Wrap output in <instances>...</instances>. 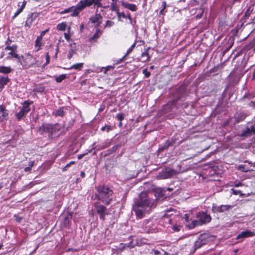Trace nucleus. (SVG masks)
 I'll return each mask as SVG.
<instances>
[{
	"label": "nucleus",
	"mask_w": 255,
	"mask_h": 255,
	"mask_svg": "<svg viewBox=\"0 0 255 255\" xmlns=\"http://www.w3.org/2000/svg\"><path fill=\"white\" fill-rule=\"evenodd\" d=\"M122 5L125 8L129 9L132 11H135L137 10L136 5L134 4L129 3L125 1H122Z\"/></svg>",
	"instance_id": "nucleus-18"
},
{
	"label": "nucleus",
	"mask_w": 255,
	"mask_h": 255,
	"mask_svg": "<svg viewBox=\"0 0 255 255\" xmlns=\"http://www.w3.org/2000/svg\"><path fill=\"white\" fill-rule=\"evenodd\" d=\"M103 19L102 15L100 13H98V9H97L95 14L91 16L89 18V20L91 23L94 24L96 28H97L102 23Z\"/></svg>",
	"instance_id": "nucleus-11"
},
{
	"label": "nucleus",
	"mask_w": 255,
	"mask_h": 255,
	"mask_svg": "<svg viewBox=\"0 0 255 255\" xmlns=\"http://www.w3.org/2000/svg\"><path fill=\"white\" fill-rule=\"evenodd\" d=\"M12 71V69L10 67H6L4 66H1L0 68V73H2L3 74H7L11 73Z\"/></svg>",
	"instance_id": "nucleus-23"
},
{
	"label": "nucleus",
	"mask_w": 255,
	"mask_h": 255,
	"mask_svg": "<svg viewBox=\"0 0 255 255\" xmlns=\"http://www.w3.org/2000/svg\"><path fill=\"white\" fill-rule=\"evenodd\" d=\"M86 154H87V153H84V154H82L79 155L78 157V158L79 159H81L84 156H85Z\"/></svg>",
	"instance_id": "nucleus-60"
},
{
	"label": "nucleus",
	"mask_w": 255,
	"mask_h": 255,
	"mask_svg": "<svg viewBox=\"0 0 255 255\" xmlns=\"http://www.w3.org/2000/svg\"><path fill=\"white\" fill-rule=\"evenodd\" d=\"M150 48H148L146 49L145 51L143 52L141 55V57L144 58L143 60V61H147L149 60L150 56L149 55V54L148 53V50Z\"/></svg>",
	"instance_id": "nucleus-31"
},
{
	"label": "nucleus",
	"mask_w": 255,
	"mask_h": 255,
	"mask_svg": "<svg viewBox=\"0 0 255 255\" xmlns=\"http://www.w3.org/2000/svg\"><path fill=\"white\" fill-rule=\"evenodd\" d=\"M115 68L114 66H107L106 67H102L101 69V71L103 72L105 74H107L108 71L112 70Z\"/></svg>",
	"instance_id": "nucleus-32"
},
{
	"label": "nucleus",
	"mask_w": 255,
	"mask_h": 255,
	"mask_svg": "<svg viewBox=\"0 0 255 255\" xmlns=\"http://www.w3.org/2000/svg\"><path fill=\"white\" fill-rule=\"evenodd\" d=\"M203 11H202L200 13H198L196 15V19H200L202 17V14H203Z\"/></svg>",
	"instance_id": "nucleus-54"
},
{
	"label": "nucleus",
	"mask_w": 255,
	"mask_h": 255,
	"mask_svg": "<svg viewBox=\"0 0 255 255\" xmlns=\"http://www.w3.org/2000/svg\"><path fill=\"white\" fill-rule=\"evenodd\" d=\"M6 44L7 45L5 47L6 50H9L11 51H15L16 50L17 46L16 45H12V46H10L8 45V41L6 42Z\"/></svg>",
	"instance_id": "nucleus-34"
},
{
	"label": "nucleus",
	"mask_w": 255,
	"mask_h": 255,
	"mask_svg": "<svg viewBox=\"0 0 255 255\" xmlns=\"http://www.w3.org/2000/svg\"><path fill=\"white\" fill-rule=\"evenodd\" d=\"M9 55H11L12 57H14V58H16L18 60H20V56H19L18 54L15 53V51H10L8 53Z\"/></svg>",
	"instance_id": "nucleus-41"
},
{
	"label": "nucleus",
	"mask_w": 255,
	"mask_h": 255,
	"mask_svg": "<svg viewBox=\"0 0 255 255\" xmlns=\"http://www.w3.org/2000/svg\"><path fill=\"white\" fill-rule=\"evenodd\" d=\"M196 220H193L187 226L189 228L194 229L197 226H202L211 222L212 218L206 212L201 211L196 214Z\"/></svg>",
	"instance_id": "nucleus-4"
},
{
	"label": "nucleus",
	"mask_w": 255,
	"mask_h": 255,
	"mask_svg": "<svg viewBox=\"0 0 255 255\" xmlns=\"http://www.w3.org/2000/svg\"><path fill=\"white\" fill-rule=\"evenodd\" d=\"M66 78V74H62L59 76L58 77H56L55 78V81L57 83H60L63 80H64Z\"/></svg>",
	"instance_id": "nucleus-37"
},
{
	"label": "nucleus",
	"mask_w": 255,
	"mask_h": 255,
	"mask_svg": "<svg viewBox=\"0 0 255 255\" xmlns=\"http://www.w3.org/2000/svg\"><path fill=\"white\" fill-rule=\"evenodd\" d=\"M246 117V116L244 113H240L235 116L236 120L237 123L243 121Z\"/></svg>",
	"instance_id": "nucleus-30"
},
{
	"label": "nucleus",
	"mask_w": 255,
	"mask_h": 255,
	"mask_svg": "<svg viewBox=\"0 0 255 255\" xmlns=\"http://www.w3.org/2000/svg\"><path fill=\"white\" fill-rule=\"evenodd\" d=\"M155 202V201L150 199L146 193L142 192L139 195V199L134 201L132 208L136 216L141 219L152 208L156 207Z\"/></svg>",
	"instance_id": "nucleus-1"
},
{
	"label": "nucleus",
	"mask_w": 255,
	"mask_h": 255,
	"mask_svg": "<svg viewBox=\"0 0 255 255\" xmlns=\"http://www.w3.org/2000/svg\"><path fill=\"white\" fill-rule=\"evenodd\" d=\"M127 246L130 248H133L134 246V245H133L131 242L128 244Z\"/></svg>",
	"instance_id": "nucleus-61"
},
{
	"label": "nucleus",
	"mask_w": 255,
	"mask_h": 255,
	"mask_svg": "<svg viewBox=\"0 0 255 255\" xmlns=\"http://www.w3.org/2000/svg\"><path fill=\"white\" fill-rule=\"evenodd\" d=\"M95 207L97 213L99 215L100 219L103 221L105 220V215L108 214L106 207L100 204L99 202L95 203Z\"/></svg>",
	"instance_id": "nucleus-9"
},
{
	"label": "nucleus",
	"mask_w": 255,
	"mask_h": 255,
	"mask_svg": "<svg viewBox=\"0 0 255 255\" xmlns=\"http://www.w3.org/2000/svg\"><path fill=\"white\" fill-rule=\"evenodd\" d=\"M113 129V127L109 125H105L101 128V130L103 131H106L108 132Z\"/></svg>",
	"instance_id": "nucleus-36"
},
{
	"label": "nucleus",
	"mask_w": 255,
	"mask_h": 255,
	"mask_svg": "<svg viewBox=\"0 0 255 255\" xmlns=\"http://www.w3.org/2000/svg\"><path fill=\"white\" fill-rule=\"evenodd\" d=\"M64 37L67 40H69L70 38V36L69 35V34L68 33H64Z\"/></svg>",
	"instance_id": "nucleus-56"
},
{
	"label": "nucleus",
	"mask_w": 255,
	"mask_h": 255,
	"mask_svg": "<svg viewBox=\"0 0 255 255\" xmlns=\"http://www.w3.org/2000/svg\"><path fill=\"white\" fill-rule=\"evenodd\" d=\"M127 18H128L129 20H130V23L132 24V18L130 16V14H128L127 16Z\"/></svg>",
	"instance_id": "nucleus-63"
},
{
	"label": "nucleus",
	"mask_w": 255,
	"mask_h": 255,
	"mask_svg": "<svg viewBox=\"0 0 255 255\" xmlns=\"http://www.w3.org/2000/svg\"><path fill=\"white\" fill-rule=\"evenodd\" d=\"M142 73L144 75V76L146 78L149 77L150 75V72H148L147 69H144L142 70Z\"/></svg>",
	"instance_id": "nucleus-46"
},
{
	"label": "nucleus",
	"mask_w": 255,
	"mask_h": 255,
	"mask_svg": "<svg viewBox=\"0 0 255 255\" xmlns=\"http://www.w3.org/2000/svg\"><path fill=\"white\" fill-rule=\"evenodd\" d=\"M69 222H70L69 217L68 216L65 217L64 219V222H63L64 225L65 226H68Z\"/></svg>",
	"instance_id": "nucleus-44"
},
{
	"label": "nucleus",
	"mask_w": 255,
	"mask_h": 255,
	"mask_svg": "<svg viewBox=\"0 0 255 255\" xmlns=\"http://www.w3.org/2000/svg\"><path fill=\"white\" fill-rule=\"evenodd\" d=\"M97 192L95 194L96 198L109 205L114 197L113 190L105 185H99L96 187Z\"/></svg>",
	"instance_id": "nucleus-2"
},
{
	"label": "nucleus",
	"mask_w": 255,
	"mask_h": 255,
	"mask_svg": "<svg viewBox=\"0 0 255 255\" xmlns=\"http://www.w3.org/2000/svg\"><path fill=\"white\" fill-rule=\"evenodd\" d=\"M163 8L162 9H164L166 8V3L165 1H163L162 3Z\"/></svg>",
	"instance_id": "nucleus-64"
},
{
	"label": "nucleus",
	"mask_w": 255,
	"mask_h": 255,
	"mask_svg": "<svg viewBox=\"0 0 255 255\" xmlns=\"http://www.w3.org/2000/svg\"><path fill=\"white\" fill-rule=\"evenodd\" d=\"M22 10L21 9L18 8L16 11L15 12L14 15L12 17V19H14L16 17H17L21 12Z\"/></svg>",
	"instance_id": "nucleus-45"
},
{
	"label": "nucleus",
	"mask_w": 255,
	"mask_h": 255,
	"mask_svg": "<svg viewBox=\"0 0 255 255\" xmlns=\"http://www.w3.org/2000/svg\"><path fill=\"white\" fill-rule=\"evenodd\" d=\"M57 28L60 31H64L66 28V24L64 23H59L57 26Z\"/></svg>",
	"instance_id": "nucleus-38"
},
{
	"label": "nucleus",
	"mask_w": 255,
	"mask_h": 255,
	"mask_svg": "<svg viewBox=\"0 0 255 255\" xmlns=\"http://www.w3.org/2000/svg\"><path fill=\"white\" fill-rule=\"evenodd\" d=\"M14 217L15 219V220L18 222L20 223L22 220V218L18 217V216L14 215Z\"/></svg>",
	"instance_id": "nucleus-55"
},
{
	"label": "nucleus",
	"mask_w": 255,
	"mask_h": 255,
	"mask_svg": "<svg viewBox=\"0 0 255 255\" xmlns=\"http://www.w3.org/2000/svg\"><path fill=\"white\" fill-rule=\"evenodd\" d=\"M233 206L230 205H221L217 206V205L213 204L212 206V211L214 213H220L228 211Z\"/></svg>",
	"instance_id": "nucleus-12"
},
{
	"label": "nucleus",
	"mask_w": 255,
	"mask_h": 255,
	"mask_svg": "<svg viewBox=\"0 0 255 255\" xmlns=\"http://www.w3.org/2000/svg\"><path fill=\"white\" fill-rule=\"evenodd\" d=\"M83 66V63H79L75 64L72 65L71 66H70V67L64 68V69H66V70H71V69H74L77 70H81L82 69Z\"/></svg>",
	"instance_id": "nucleus-20"
},
{
	"label": "nucleus",
	"mask_w": 255,
	"mask_h": 255,
	"mask_svg": "<svg viewBox=\"0 0 255 255\" xmlns=\"http://www.w3.org/2000/svg\"><path fill=\"white\" fill-rule=\"evenodd\" d=\"M33 103L32 101L27 100L24 102L22 107L20 109H22L26 114H27L30 111V105Z\"/></svg>",
	"instance_id": "nucleus-19"
},
{
	"label": "nucleus",
	"mask_w": 255,
	"mask_h": 255,
	"mask_svg": "<svg viewBox=\"0 0 255 255\" xmlns=\"http://www.w3.org/2000/svg\"><path fill=\"white\" fill-rule=\"evenodd\" d=\"M124 114L123 113H118L116 115V118L119 121L122 122L124 119Z\"/></svg>",
	"instance_id": "nucleus-42"
},
{
	"label": "nucleus",
	"mask_w": 255,
	"mask_h": 255,
	"mask_svg": "<svg viewBox=\"0 0 255 255\" xmlns=\"http://www.w3.org/2000/svg\"><path fill=\"white\" fill-rule=\"evenodd\" d=\"M76 51V50L74 49H70L68 51V54L67 57L69 59H70L72 57L73 55L74 54H75Z\"/></svg>",
	"instance_id": "nucleus-39"
},
{
	"label": "nucleus",
	"mask_w": 255,
	"mask_h": 255,
	"mask_svg": "<svg viewBox=\"0 0 255 255\" xmlns=\"http://www.w3.org/2000/svg\"><path fill=\"white\" fill-rule=\"evenodd\" d=\"M39 16L38 12H33L28 15L27 19L26 21L25 24L29 27H30L33 21Z\"/></svg>",
	"instance_id": "nucleus-17"
},
{
	"label": "nucleus",
	"mask_w": 255,
	"mask_h": 255,
	"mask_svg": "<svg viewBox=\"0 0 255 255\" xmlns=\"http://www.w3.org/2000/svg\"><path fill=\"white\" fill-rule=\"evenodd\" d=\"M8 116V111L3 106L0 105V122L7 120Z\"/></svg>",
	"instance_id": "nucleus-15"
},
{
	"label": "nucleus",
	"mask_w": 255,
	"mask_h": 255,
	"mask_svg": "<svg viewBox=\"0 0 255 255\" xmlns=\"http://www.w3.org/2000/svg\"><path fill=\"white\" fill-rule=\"evenodd\" d=\"M156 228L151 220H144L139 228V232L141 233H153L155 232Z\"/></svg>",
	"instance_id": "nucleus-5"
},
{
	"label": "nucleus",
	"mask_w": 255,
	"mask_h": 255,
	"mask_svg": "<svg viewBox=\"0 0 255 255\" xmlns=\"http://www.w3.org/2000/svg\"><path fill=\"white\" fill-rule=\"evenodd\" d=\"M186 95V90L184 86H180L173 93V99L172 102H168L163 107V112L167 113L172 111L173 107L177 106V103L178 101L184 98Z\"/></svg>",
	"instance_id": "nucleus-3"
},
{
	"label": "nucleus",
	"mask_w": 255,
	"mask_h": 255,
	"mask_svg": "<svg viewBox=\"0 0 255 255\" xmlns=\"http://www.w3.org/2000/svg\"><path fill=\"white\" fill-rule=\"evenodd\" d=\"M80 5L78 2L75 6H71L68 8L64 9L60 13L64 14L68 12H71V15L72 16H78L80 12L82 11V8L79 9V5Z\"/></svg>",
	"instance_id": "nucleus-10"
},
{
	"label": "nucleus",
	"mask_w": 255,
	"mask_h": 255,
	"mask_svg": "<svg viewBox=\"0 0 255 255\" xmlns=\"http://www.w3.org/2000/svg\"><path fill=\"white\" fill-rule=\"evenodd\" d=\"M136 42H134L130 47L127 50L126 54L122 58L120 59V62L122 61L128 55H129L133 50L135 47Z\"/></svg>",
	"instance_id": "nucleus-26"
},
{
	"label": "nucleus",
	"mask_w": 255,
	"mask_h": 255,
	"mask_svg": "<svg viewBox=\"0 0 255 255\" xmlns=\"http://www.w3.org/2000/svg\"><path fill=\"white\" fill-rule=\"evenodd\" d=\"M163 250L158 251L157 250L153 249L150 252L151 255H162V253H163Z\"/></svg>",
	"instance_id": "nucleus-35"
},
{
	"label": "nucleus",
	"mask_w": 255,
	"mask_h": 255,
	"mask_svg": "<svg viewBox=\"0 0 255 255\" xmlns=\"http://www.w3.org/2000/svg\"><path fill=\"white\" fill-rule=\"evenodd\" d=\"M20 111L17 113L15 114V117L16 119L18 121H20L21 119H22L24 116H26L27 114L25 113L22 109L20 108Z\"/></svg>",
	"instance_id": "nucleus-29"
},
{
	"label": "nucleus",
	"mask_w": 255,
	"mask_h": 255,
	"mask_svg": "<svg viewBox=\"0 0 255 255\" xmlns=\"http://www.w3.org/2000/svg\"><path fill=\"white\" fill-rule=\"evenodd\" d=\"M120 145H119V144L113 146L111 148L108 149L107 151V153L105 154V156H109L110 154H112V153L115 152L117 151V150L118 149V148H119V147H120Z\"/></svg>",
	"instance_id": "nucleus-28"
},
{
	"label": "nucleus",
	"mask_w": 255,
	"mask_h": 255,
	"mask_svg": "<svg viewBox=\"0 0 255 255\" xmlns=\"http://www.w3.org/2000/svg\"><path fill=\"white\" fill-rule=\"evenodd\" d=\"M26 3V1L24 0L22 2V4L21 5V7L19 8L21 9V10H23V8L25 7Z\"/></svg>",
	"instance_id": "nucleus-57"
},
{
	"label": "nucleus",
	"mask_w": 255,
	"mask_h": 255,
	"mask_svg": "<svg viewBox=\"0 0 255 255\" xmlns=\"http://www.w3.org/2000/svg\"><path fill=\"white\" fill-rule=\"evenodd\" d=\"M50 61V55L49 53L47 52L46 54V63L45 64H48Z\"/></svg>",
	"instance_id": "nucleus-51"
},
{
	"label": "nucleus",
	"mask_w": 255,
	"mask_h": 255,
	"mask_svg": "<svg viewBox=\"0 0 255 255\" xmlns=\"http://www.w3.org/2000/svg\"><path fill=\"white\" fill-rule=\"evenodd\" d=\"M210 236L208 234H201L194 243L195 249L200 248L207 244L210 240Z\"/></svg>",
	"instance_id": "nucleus-8"
},
{
	"label": "nucleus",
	"mask_w": 255,
	"mask_h": 255,
	"mask_svg": "<svg viewBox=\"0 0 255 255\" xmlns=\"http://www.w3.org/2000/svg\"><path fill=\"white\" fill-rule=\"evenodd\" d=\"M47 131L50 133L51 135H55L56 131H58L59 130V127L58 125H49L46 128Z\"/></svg>",
	"instance_id": "nucleus-16"
},
{
	"label": "nucleus",
	"mask_w": 255,
	"mask_h": 255,
	"mask_svg": "<svg viewBox=\"0 0 255 255\" xmlns=\"http://www.w3.org/2000/svg\"><path fill=\"white\" fill-rule=\"evenodd\" d=\"M110 9L112 11H116L117 14L120 15V11H119V7L117 4V2H112L111 3L110 5Z\"/></svg>",
	"instance_id": "nucleus-27"
},
{
	"label": "nucleus",
	"mask_w": 255,
	"mask_h": 255,
	"mask_svg": "<svg viewBox=\"0 0 255 255\" xmlns=\"http://www.w3.org/2000/svg\"><path fill=\"white\" fill-rule=\"evenodd\" d=\"M31 167L28 166V167H25V168H24V170L25 172H29V171H31Z\"/></svg>",
	"instance_id": "nucleus-59"
},
{
	"label": "nucleus",
	"mask_w": 255,
	"mask_h": 255,
	"mask_svg": "<svg viewBox=\"0 0 255 255\" xmlns=\"http://www.w3.org/2000/svg\"><path fill=\"white\" fill-rule=\"evenodd\" d=\"M10 81V79L7 76L0 77V88H3L4 85L7 84Z\"/></svg>",
	"instance_id": "nucleus-22"
},
{
	"label": "nucleus",
	"mask_w": 255,
	"mask_h": 255,
	"mask_svg": "<svg viewBox=\"0 0 255 255\" xmlns=\"http://www.w3.org/2000/svg\"><path fill=\"white\" fill-rule=\"evenodd\" d=\"M120 15L117 14L118 18H119V20H121L120 18L121 17H122L123 18H127V15L125 14V13L124 12H120Z\"/></svg>",
	"instance_id": "nucleus-50"
},
{
	"label": "nucleus",
	"mask_w": 255,
	"mask_h": 255,
	"mask_svg": "<svg viewBox=\"0 0 255 255\" xmlns=\"http://www.w3.org/2000/svg\"><path fill=\"white\" fill-rule=\"evenodd\" d=\"M181 226H178L177 225H174L173 226V230L175 232H179L180 230Z\"/></svg>",
	"instance_id": "nucleus-49"
},
{
	"label": "nucleus",
	"mask_w": 255,
	"mask_h": 255,
	"mask_svg": "<svg viewBox=\"0 0 255 255\" xmlns=\"http://www.w3.org/2000/svg\"><path fill=\"white\" fill-rule=\"evenodd\" d=\"M48 29H46L45 30L41 31L40 33V35L39 36H41V38H43V36L45 35L46 32H47L48 31Z\"/></svg>",
	"instance_id": "nucleus-58"
},
{
	"label": "nucleus",
	"mask_w": 255,
	"mask_h": 255,
	"mask_svg": "<svg viewBox=\"0 0 255 255\" xmlns=\"http://www.w3.org/2000/svg\"><path fill=\"white\" fill-rule=\"evenodd\" d=\"M243 185V183H241V182H239V183H236L235 184L234 186L235 187H240V186H241L242 185Z\"/></svg>",
	"instance_id": "nucleus-62"
},
{
	"label": "nucleus",
	"mask_w": 255,
	"mask_h": 255,
	"mask_svg": "<svg viewBox=\"0 0 255 255\" xmlns=\"http://www.w3.org/2000/svg\"><path fill=\"white\" fill-rule=\"evenodd\" d=\"M42 40V38H41V36H38L35 41V47H37L38 49L37 51L39 50L41 48L42 43L41 41Z\"/></svg>",
	"instance_id": "nucleus-25"
},
{
	"label": "nucleus",
	"mask_w": 255,
	"mask_h": 255,
	"mask_svg": "<svg viewBox=\"0 0 255 255\" xmlns=\"http://www.w3.org/2000/svg\"><path fill=\"white\" fill-rule=\"evenodd\" d=\"M252 134H255V126H252L250 127Z\"/></svg>",
	"instance_id": "nucleus-53"
},
{
	"label": "nucleus",
	"mask_w": 255,
	"mask_h": 255,
	"mask_svg": "<svg viewBox=\"0 0 255 255\" xmlns=\"http://www.w3.org/2000/svg\"><path fill=\"white\" fill-rule=\"evenodd\" d=\"M65 111L64 107H61L57 109L54 113V115L55 116L63 117L65 115Z\"/></svg>",
	"instance_id": "nucleus-24"
},
{
	"label": "nucleus",
	"mask_w": 255,
	"mask_h": 255,
	"mask_svg": "<svg viewBox=\"0 0 255 255\" xmlns=\"http://www.w3.org/2000/svg\"><path fill=\"white\" fill-rule=\"evenodd\" d=\"M252 135L250 128L248 127L246 129L242 131V133L239 134V136L243 137H247L251 136Z\"/></svg>",
	"instance_id": "nucleus-21"
},
{
	"label": "nucleus",
	"mask_w": 255,
	"mask_h": 255,
	"mask_svg": "<svg viewBox=\"0 0 255 255\" xmlns=\"http://www.w3.org/2000/svg\"><path fill=\"white\" fill-rule=\"evenodd\" d=\"M183 218L184 219V220L186 221V222L188 223L189 222L190 220V215L188 214H185L184 216L183 217Z\"/></svg>",
	"instance_id": "nucleus-47"
},
{
	"label": "nucleus",
	"mask_w": 255,
	"mask_h": 255,
	"mask_svg": "<svg viewBox=\"0 0 255 255\" xmlns=\"http://www.w3.org/2000/svg\"><path fill=\"white\" fill-rule=\"evenodd\" d=\"M114 24L115 23H114V21L108 20L106 21V24L104 27H110L113 26L114 25Z\"/></svg>",
	"instance_id": "nucleus-43"
},
{
	"label": "nucleus",
	"mask_w": 255,
	"mask_h": 255,
	"mask_svg": "<svg viewBox=\"0 0 255 255\" xmlns=\"http://www.w3.org/2000/svg\"><path fill=\"white\" fill-rule=\"evenodd\" d=\"M178 173V172H176L174 169L170 167H165L158 173L156 178L158 179H167L172 177Z\"/></svg>",
	"instance_id": "nucleus-7"
},
{
	"label": "nucleus",
	"mask_w": 255,
	"mask_h": 255,
	"mask_svg": "<svg viewBox=\"0 0 255 255\" xmlns=\"http://www.w3.org/2000/svg\"><path fill=\"white\" fill-rule=\"evenodd\" d=\"M102 34V31L99 29H97L96 30V33L93 35L92 37L91 38V39H94V38H97L100 37V36Z\"/></svg>",
	"instance_id": "nucleus-40"
},
{
	"label": "nucleus",
	"mask_w": 255,
	"mask_h": 255,
	"mask_svg": "<svg viewBox=\"0 0 255 255\" xmlns=\"http://www.w3.org/2000/svg\"><path fill=\"white\" fill-rule=\"evenodd\" d=\"M75 163V161H71V162H70V163H69L68 164H67L65 165V166L64 167V170H66V169H67V168H68V167L71 165V164H74Z\"/></svg>",
	"instance_id": "nucleus-52"
},
{
	"label": "nucleus",
	"mask_w": 255,
	"mask_h": 255,
	"mask_svg": "<svg viewBox=\"0 0 255 255\" xmlns=\"http://www.w3.org/2000/svg\"><path fill=\"white\" fill-rule=\"evenodd\" d=\"M237 169L243 172H248L249 171H253V169H249L248 168H246L245 165L243 164L240 165L238 167Z\"/></svg>",
	"instance_id": "nucleus-33"
},
{
	"label": "nucleus",
	"mask_w": 255,
	"mask_h": 255,
	"mask_svg": "<svg viewBox=\"0 0 255 255\" xmlns=\"http://www.w3.org/2000/svg\"><path fill=\"white\" fill-rule=\"evenodd\" d=\"M80 5L79 8H82V10L87 7H90L94 5V7L98 9L99 7H102V0H81L79 2Z\"/></svg>",
	"instance_id": "nucleus-6"
},
{
	"label": "nucleus",
	"mask_w": 255,
	"mask_h": 255,
	"mask_svg": "<svg viewBox=\"0 0 255 255\" xmlns=\"http://www.w3.org/2000/svg\"><path fill=\"white\" fill-rule=\"evenodd\" d=\"M231 191L233 194L236 195H237L239 194H241V195L242 194L241 191L240 190H235L233 188L231 189Z\"/></svg>",
	"instance_id": "nucleus-48"
},
{
	"label": "nucleus",
	"mask_w": 255,
	"mask_h": 255,
	"mask_svg": "<svg viewBox=\"0 0 255 255\" xmlns=\"http://www.w3.org/2000/svg\"><path fill=\"white\" fill-rule=\"evenodd\" d=\"M112 141L111 140L107 139L102 143L101 144L98 145L97 146L95 145L96 142H94L93 144L92 148L88 152H91L92 150L96 149L98 151L104 149L110 146L111 144Z\"/></svg>",
	"instance_id": "nucleus-13"
},
{
	"label": "nucleus",
	"mask_w": 255,
	"mask_h": 255,
	"mask_svg": "<svg viewBox=\"0 0 255 255\" xmlns=\"http://www.w3.org/2000/svg\"><path fill=\"white\" fill-rule=\"evenodd\" d=\"M254 236H255V233L253 232L250 231L249 230H246L243 232H242L241 233L239 234L236 239L237 240H239V242H242L244 240V239L251 237Z\"/></svg>",
	"instance_id": "nucleus-14"
}]
</instances>
